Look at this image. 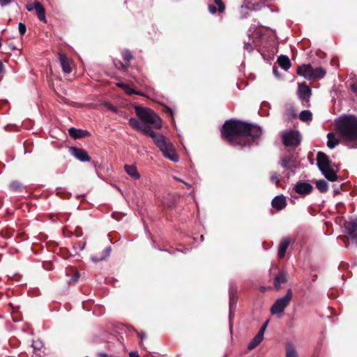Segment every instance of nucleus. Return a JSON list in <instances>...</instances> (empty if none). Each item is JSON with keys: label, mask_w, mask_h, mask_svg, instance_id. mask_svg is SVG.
<instances>
[{"label": "nucleus", "mask_w": 357, "mask_h": 357, "mask_svg": "<svg viewBox=\"0 0 357 357\" xmlns=\"http://www.w3.org/2000/svg\"><path fill=\"white\" fill-rule=\"evenodd\" d=\"M135 111L139 119L130 118L128 121L129 125L136 130L142 132L144 135L152 138L166 158L177 162L178 156L172 142L163 135L157 134L153 130V129L162 128V120L159 116L149 107L136 106Z\"/></svg>", "instance_id": "f257e3e1"}, {"label": "nucleus", "mask_w": 357, "mask_h": 357, "mask_svg": "<svg viewBox=\"0 0 357 357\" xmlns=\"http://www.w3.org/2000/svg\"><path fill=\"white\" fill-rule=\"evenodd\" d=\"M261 134L259 126L234 119L226 121L221 128L222 139L231 145L250 146Z\"/></svg>", "instance_id": "f03ea898"}, {"label": "nucleus", "mask_w": 357, "mask_h": 357, "mask_svg": "<svg viewBox=\"0 0 357 357\" xmlns=\"http://www.w3.org/2000/svg\"><path fill=\"white\" fill-rule=\"evenodd\" d=\"M335 131L344 141L352 143L357 148V117L354 115H343L335 121Z\"/></svg>", "instance_id": "7ed1b4c3"}, {"label": "nucleus", "mask_w": 357, "mask_h": 357, "mask_svg": "<svg viewBox=\"0 0 357 357\" xmlns=\"http://www.w3.org/2000/svg\"><path fill=\"white\" fill-rule=\"evenodd\" d=\"M293 296L292 291L289 289L284 296L278 298L271 307L272 314L283 313L284 309L290 304Z\"/></svg>", "instance_id": "20e7f679"}, {"label": "nucleus", "mask_w": 357, "mask_h": 357, "mask_svg": "<svg viewBox=\"0 0 357 357\" xmlns=\"http://www.w3.org/2000/svg\"><path fill=\"white\" fill-rule=\"evenodd\" d=\"M282 142L285 146L296 147L301 143V137L298 130H291L282 135Z\"/></svg>", "instance_id": "39448f33"}, {"label": "nucleus", "mask_w": 357, "mask_h": 357, "mask_svg": "<svg viewBox=\"0 0 357 357\" xmlns=\"http://www.w3.org/2000/svg\"><path fill=\"white\" fill-rule=\"evenodd\" d=\"M312 93V90L306 82H303L298 84L297 94L304 106L308 107L310 105V98Z\"/></svg>", "instance_id": "423d86ee"}, {"label": "nucleus", "mask_w": 357, "mask_h": 357, "mask_svg": "<svg viewBox=\"0 0 357 357\" xmlns=\"http://www.w3.org/2000/svg\"><path fill=\"white\" fill-rule=\"evenodd\" d=\"M317 164L321 172H324L333 167H337L332 163L328 156L325 153L321 151H319L317 154Z\"/></svg>", "instance_id": "0eeeda50"}, {"label": "nucleus", "mask_w": 357, "mask_h": 357, "mask_svg": "<svg viewBox=\"0 0 357 357\" xmlns=\"http://www.w3.org/2000/svg\"><path fill=\"white\" fill-rule=\"evenodd\" d=\"M69 151L75 158L81 162H89L91 160V157L84 149L70 146Z\"/></svg>", "instance_id": "6e6552de"}, {"label": "nucleus", "mask_w": 357, "mask_h": 357, "mask_svg": "<svg viewBox=\"0 0 357 357\" xmlns=\"http://www.w3.org/2000/svg\"><path fill=\"white\" fill-rule=\"evenodd\" d=\"M294 190L298 194L305 196L310 194L313 190V186L307 182L298 181L294 187Z\"/></svg>", "instance_id": "1a4fd4ad"}, {"label": "nucleus", "mask_w": 357, "mask_h": 357, "mask_svg": "<svg viewBox=\"0 0 357 357\" xmlns=\"http://www.w3.org/2000/svg\"><path fill=\"white\" fill-rule=\"evenodd\" d=\"M296 73L307 79L312 80L313 67L310 64L298 66L296 69Z\"/></svg>", "instance_id": "9d476101"}, {"label": "nucleus", "mask_w": 357, "mask_h": 357, "mask_svg": "<svg viewBox=\"0 0 357 357\" xmlns=\"http://www.w3.org/2000/svg\"><path fill=\"white\" fill-rule=\"evenodd\" d=\"M288 281V274L284 269H281L274 278V287L276 290L281 288L282 284H285Z\"/></svg>", "instance_id": "9b49d317"}, {"label": "nucleus", "mask_w": 357, "mask_h": 357, "mask_svg": "<svg viewBox=\"0 0 357 357\" xmlns=\"http://www.w3.org/2000/svg\"><path fill=\"white\" fill-rule=\"evenodd\" d=\"M229 310L232 313L233 307H235L238 301V287L235 284H231L229 290Z\"/></svg>", "instance_id": "f8f14e48"}, {"label": "nucleus", "mask_w": 357, "mask_h": 357, "mask_svg": "<svg viewBox=\"0 0 357 357\" xmlns=\"http://www.w3.org/2000/svg\"><path fill=\"white\" fill-rule=\"evenodd\" d=\"M280 165L286 170H291L295 167V160L291 155H286L280 158Z\"/></svg>", "instance_id": "ddd939ff"}, {"label": "nucleus", "mask_w": 357, "mask_h": 357, "mask_svg": "<svg viewBox=\"0 0 357 357\" xmlns=\"http://www.w3.org/2000/svg\"><path fill=\"white\" fill-rule=\"evenodd\" d=\"M345 228L348 231L349 237L357 243V220L347 222Z\"/></svg>", "instance_id": "4468645a"}, {"label": "nucleus", "mask_w": 357, "mask_h": 357, "mask_svg": "<svg viewBox=\"0 0 357 357\" xmlns=\"http://www.w3.org/2000/svg\"><path fill=\"white\" fill-rule=\"evenodd\" d=\"M69 135L74 139H80L86 137H90L91 133L86 130L77 129L75 128H70L68 129Z\"/></svg>", "instance_id": "2eb2a0df"}, {"label": "nucleus", "mask_w": 357, "mask_h": 357, "mask_svg": "<svg viewBox=\"0 0 357 357\" xmlns=\"http://www.w3.org/2000/svg\"><path fill=\"white\" fill-rule=\"evenodd\" d=\"M111 251V246H107L101 252H98L93 255L91 256V259L95 262L102 261L109 256Z\"/></svg>", "instance_id": "dca6fc26"}, {"label": "nucleus", "mask_w": 357, "mask_h": 357, "mask_svg": "<svg viewBox=\"0 0 357 357\" xmlns=\"http://www.w3.org/2000/svg\"><path fill=\"white\" fill-rule=\"evenodd\" d=\"M59 59L62 68V70L65 73H70L72 71L70 66V60L63 54L59 53Z\"/></svg>", "instance_id": "f3484780"}, {"label": "nucleus", "mask_w": 357, "mask_h": 357, "mask_svg": "<svg viewBox=\"0 0 357 357\" xmlns=\"http://www.w3.org/2000/svg\"><path fill=\"white\" fill-rule=\"evenodd\" d=\"M272 206L278 211L282 210L287 206V202L284 196L279 195L273 198L271 202Z\"/></svg>", "instance_id": "a211bd4d"}, {"label": "nucleus", "mask_w": 357, "mask_h": 357, "mask_svg": "<svg viewBox=\"0 0 357 357\" xmlns=\"http://www.w3.org/2000/svg\"><path fill=\"white\" fill-rule=\"evenodd\" d=\"M214 3L218 6V8L213 4H209L208 6L209 12L212 14H215L216 12L223 13L225 6L222 0H214Z\"/></svg>", "instance_id": "6ab92c4d"}, {"label": "nucleus", "mask_w": 357, "mask_h": 357, "mask_svg": "<svg viewBox=\"0 0 357 357\" xmlns=\"http://www.w3.org/2000/svg\"><path fill=\"white\" fill-rule=\"evenodd\" d=\"M290 244L289 238H284L281 241L278 248V257L282 259L285 256L286 251Z\"/></svg>", "instance_id": "aec40b11"}, {"label": "nucleus", "mask_w": 357, "mask_h": 357, "mask_svg": "<svg viewBox=\"0 0 357 357\" xmlns=\"http://www.w3.org/2000/svg\"><path fill=\"white\" fill-rule=\"evenodd\" d=\"M34 8L36 10V15H37L38 19L40 21L45 22H46L45 10V8L43 6V5L40 2L36 1L34 2Z\"/></svg>", "instance_id": "412c9836"}, {"label": "nucleus", "mask_w": 357, "mask_h": 357, "mask_svg": "<svg viewBox=\"0 0 357 357\" xmlns=\"http://www.w3.org/2000/svg\"><path fill=\"white\" fill-rule=\"evenodd\" d=\"M124 169L126 173L134 180H137L140 178V175L135 166L126 165L124 166Z\"/></svg>", "instance_id": "4be33fe9"}, {"label": "nucleus", "mask_w": 357, "mask_h": 357, "mask_svg": "<svg viewBox=\"0 0 357 357\" xmlns=\"http://www.w3.org/2000/svg\"><path fill=\"white\" fill-rule=\"evenodd\" d=\"M277 62L285 70H287L291 67V61L287 56L280 55L278 56Z\"/></svg>", "instance_id": "5701e85b"}, {"label": "nucleus", "mask_w": 357, "mask_h": 357, "mask_svg": "<svg viewBox=\"0 0 357 357\" xmlns=\"http://www.w3.org/2000/svg\"><path fill=\"white\" fill-rule=\"evenodd\" d=\"M327 146L330 149H333L335 146L340 144V140L337 139L333 132H328L327 134Z\"/></svg>", "instance_id": "b1692460"}, {"label": "nucleus", "mask_w": 357, "mask_h": 357, "mask_svg": "<svg viewBox=\"0 0 357 357\" xmlns=\"http://www.w3.org/2000/svg\"><path fill=\"white\" fill-rule=\"evenodd\" d=\"M324 176L330 181H335L337 180L338 176L336 172L333 169V167L321 172Z\"/></svg>", "instance_id": "393cba45"}, {"label": "nucleus", "mask_w": 357, "mask_h": 357, "mask_svg": "<svg viewBox=\"0 0 357 357\" xmlns=\"http://www.w3.org/2000/svg\"><path fill=\"white\" fill-rule=\"evenodd\" d=\"M263 338V336L257 333L249 343L248 349L252 350L256 348L261 342Z\"/></svg>", "instance_id": "a878e982"}, {"label": "nucleus", "mask_w": 357, "mask_h": 357, "mask_svg": "<svg viewBox=\"0 0 357 357\" xmlns=\"http://www.w3.org/2000/svg\"><path fill=\"white\" fill-rule=\"evenodd\" d=\"M326 70L321 67H318L316 68H313L312 80L322 79L326 75Z\"/></svg>", "instance_id": "bb28decb"}, {"label": "nucleus", "mask_w": 357, "mask_h": 357, "mask_svg": "<svg viewBox=\"0 0 357 357\" xmlns=\"http://www.w3.org/2000/svg\"><path fill=\"white\" fill-rule=\"evenodd\" d=\"M284 116L287 121H290L296 116V111L293 106H289L285 109Z\"/></svg>", "instance_id": "cd10ccee"}, {"label": "nucleus", "mask_w": 357, "mask_h": 357, "mask_svg": "<svg viewBox=\"0 0 357 357\" xmlns=\"http://www.w3.org/2000/svg\"><path fill=\"white\" fill-rule=\"evenodd\" d=\"M285 357H298L296 350L293 344L288 342L285 347Z\"/></svg>", "instance_id": "c85d7f7f"}, {"label": "nucleus", "mask_w": 357, "mask_h": 357, "mask_svg": "<svg viewBox=\"0 0 357 357\" xmlns=\"http://www.w3.org/2000/svg\"><path fill=\"white\" fill-rule=\"evenodd\" d=\"M299 119L303 122H309L312 119V114L310 110L302 111L299 114Z\"/></svg>", "instance_id": "c756f323"}, {"label": "nucleus", "mask_w": 357, "mask_h": 357, "mask_svg": "<svg viewBox=\"0 0 357 357\" xmlns=\"http://www.w3.org/2000/svg\"><path fill=\"white\" fill-rule=\"evenodd\" d=\"M316 186L317 189L322 193L328 191V185L326 181L319 180L317 181Z\"/></svg>", "instance_id": "7c9ffc66"}, {"label": "nucleus", "mask_w": 357, "mask_h": 357, "mask_svg": "<svg viewBox=\"0 0 357 357\" xmlns=\"http://www.w3.org/2000/svg\"><path fill=\"white\" fill-rule=\"evenodd\" d=\"M14 231L15 230L13 228L6 227L1 231V235L3 238H10L13 236Z\"/></svg>", "instance_id": "2f4dec72"}, {"label": "nucleus", "mask_w": 357, "mask_h": 357, "mask_svg": "<svg viewBox=\"0 0 357 357\" xmlns=\"http://www.w3.org/2000/svg\"><path fill=\"white\" fill-rule=\"evenodd\" d=\"M122 56L123 60L128 62V63H130V61L132 60L134 58L132 52L128 50H126L123 51V52L122 53Z\"/></svg>", "instance_id": "473e14b6"}, {"label": "nucleus", "mask_w": 357, "mask_h": 357, "mask_svg": "<svg viewBox=\"0 0 357 357\" xmlns=\"http://www.w3.org/2000/svg\"><path fill=\"white\" fill-rule=\"evenodd\" d=\"M31 347H33L34 352L40 351V349L43 347V343L39 340H33L32 342Z\"/></svg>", "instance_id": "72a5a7b5"}, {"label": "nucleus", "mask_w": 357, "mask_h": 357, "mask_svg": "<svg viewBox=\"0 0 357 357\" xmlns=\"http://www.w3.org/2000/svg\"><path fill=\"white\" fill-rule=\"evenodd\" d=\"M10 188L13 191H16V192L22 191V184L19 181H17L11 182L10 184Z\"/></svg>", "instance_id": "f704fd0d"}, {"label": "nucleus", "mask_w": 357, "mask_h": 357, "mask_svg": "<svg viewBox=\"0 0 357 357\" xmlns=\"http://www.w3.org/2000/svg\"><path fill=\"white\" fill-rule=\"evenodd\" d=\"M270 178L272 182L275 183L277 185H279L280 180L278 178V174L276 172H271Z\"/></svg>", "instance_id": "c9c22d12"}, {"label": "nucleus", "mask_w": 357, "mask_h": 357, "mask_svg": "<svg viewBox=\"0 0 357 357\" xmlns=\"http://www.w3.org/2000/svg\"><path fill=\"white\" fill-rule=\"evenodd\" d=\"M18 29H19V32L21 36L24 35V33H26V25L24 23L20 22L19 24Z\"/></svg>", "instance_id": "e433bc0d"}, {"label": "nucleus", "mask_w": 357, "mask_h": 357, "mask_svg": "<svg viewBox=\"0 0 357 357\" xmlns=\"http://www.w3.org/2000/svg\"><path fill=\"white\" fill-rule=\"evenodd\" d=\"M79 278V273L77 271H76L73 273V275L71 278V279L70 280L69 282L70 283H75L77 282Z\"/></svg>", "instance_id": "4c0bfd02"}, {"label": "nucleus", "mask_w": 357, "mask_h": 357, "mask_svg": "<svg viewBox=\"0 0 357 357\" xmlns=\"http://www.w3.org/2000/svg\"><path fill=\"white\" fill-rule=\"evenodd\" d=\"M124 91L128 95L139 94V93H137L135 89L130 88L128 85H127V88H126Z\"/></svg>", "instance_id": "58836bf2"}, {"label": "nucleus", "mask_w": 357, "mask_h": 357, "mask_svg": "<svg viewBox=\"0 0 357 357\" xmlns=\"http://www.w3.org/2000/svg\"><path fill=\"white\" fill-rule=\"evenodd\" d=\"M268 321H266L262 326L260 328L259 331H258V334L261 335V336L264 337V331L267 327V325H268Z\"/></svg>", "instance_id": "ea45409f"}, {"label": "nucleus", "mask_w": 357, "mask_h": 357, "mask_svg": "<svg viewBox=\"0 0 357 357\" xmlns=\"http://www.w3.org/2000/svg\"><path fill=\"white\" fill-rule=\"evenodd\" d=\"M268 321H266L262 326L260 328L259 331H258V334L261 335V336L264 337V331L267 327V325H268Z\"/></svg>", "instance_id": "a19ab883"}, {"label": "nucleus", "mask_w": 357, "mask_h": 357, "mask_svg": "<svg viewBox=\"0 0 357 357\" xmlns=\"http://www.w3.org/2000/svg\"><path fill=\"white\" fill-rule=\"evenodd\" d=\"M119 63H120V66H121L120 69L123 71H127L128 67L130 66V63H128V62H126V63L119 62Z\"/></svg>", "instance_id": "79ce46f5"}, {"label": "nucleus", "mask_w": 357, "mask_h": 357, "mask_svg": "<svg viewBox=\"0 0 357 357\" xmlns=\"http://www.w3.org/2000/svg\"><path fill=\"white\" fill-rule=\"evenodd\" d=\"M138 337L140 338L139 345L142 347V342L145 338V333L143 332H137Z\"/></svg>", "instance_id": "37998d69"}, {"label": "nucleus", "mask_w": 357, "mask_h": 357, "mask_svg": "<svg viewBox=\"0 0 357 357\" xmlns=\"http://www.w3.org/2000/svg\"><path fill=\"white\" fill-rule=\"evenodd\" d=\"M75 235L77 236V237H80L81 236H82V229L80 227H76L75 230V232H74Z\"/></svg>", "instance_id": "c03bdc74"}, {"label": "nucleus", "mask_w": 357, "mask_h": 357, "mask_svg": "<svg viewBox=\"0 0 357 357\" xmlns=\"http://www.w3.org/2000/svg\"><path fill=\"white\" fill-rule=\"evenodd\" d=\"M106 106H107V107L109 110H111V111H112V112H117V109H116V107H114V105H111V104H109V103H107V104H106Z\"/></svg>", "instance_id": "a18cd8bd"}, {"label": "nucleus", "mask_w": 357, "mask_h": 357, "mask_svg": "<svg viewBox=\"0 0 357 357\" xmlns=\"http://www.w3.org/2000/svg\"><path fill=\"white\" fill-rule=\"evenodd\" d=\"M12 0H0V4L1 6H6L10 3Z\"/></svg>", "instance_id": "49530a36"}, {"label": "nucleus", "mask_w": 357, "mask_h": 357, "mask_svg": "<svg viewBox=\"0 0 357 357\" xmlns=\"http://www.w3.org/2000/svg\"><path fill=\"white\" fill-rule=\"evenodd\" d=\"M164 112L169 114L171 116H173V111L170 107L166 106L165 107Z\"/></svg>", "instance_id": "de8ad7c7"}, {"label": "nucleus", "mask_w": 357, "mask_h": 357, "mask_svg": "<svg viewBox=\"0 0 357 357\" xmlns=\"http://www.w3.org/2000/svg\"><path fill=\"white\" fill-rule=\"evenodd\" d=\"M85 245H86V242H82V241H79L77 243V246L79 247V250H84V247H85Z\"/></svg>", "instance_id": "09e8293b"}, {"label": "nucleus", "mask_w": 357, "mask_h": 357, "mask_svg": "<svg viewBox=\"0 0 357 357\" xmlns=\"http://www.w3.org/2000/svg\"><path fill=\"white\" fill-rule=\"evenodd\" d=\"M116 86L123 90H125L126 88H127V84H124V83H122V82H119L116 84Z\"/></svg>", "instance_id": "8fccbe9b"}, {"label": "nucleus", "mask_w": 357, "mask_h": 357, "mask_svg": "<svg viewBox=\"0 0 357 357\" xmlns=\"http://www.w3.org/2000/svg\"><path fill=\"white\" fill-rule=\"evenodd\" d=\"M350 87L352 91L357 93V83H354L351 84Z\"/></svg>", "instance_id": "3c124183"}, {"label": "nucleus", "mask_w": 357, "mask_h": 357, "mask_svg": "<svg viewBox=\"0 0 357 357\" xmlns=\"http://www.w3.org/2000/svg\"><path fill=\"white\" fill-rule=\"evenodd\" d=\"M26 9L29 10V11H32L34 8V3L32 4V3H28L26 5Z\"/></svg>", "instance_id": "603ef678"}, {"label": "nucleus", "mask_w": 357, "mask_h": 357, "mask_svg": "<svg viewBox=\"0 0 357 357\" xmlns=\"http://www.w3.org/2000/svg\"><path fill=\"white\" fill-rule=\"evenodd\" d=\"M130 357H139L138 353L137 351H131L129 353Z\"/></svg>", "instance_id": "864d4df0"}, {"label": "nucleus", "mask_w": 357, "mask_h": 357, "mask_svg": "<svg viewBox=\"0 0 357 357\" xmlns=\"http://www.w3.org/2000/svg\"><path fill=\"white\" fill-rule=\"evenodd\" d=\"M340 190H339L338 188L335 189V190H333V194H334V195H338V194H340Z\"/></svg>", "instance_id": "5fc2aeb1"}, {"label": "nucleus", "mask_w": 357, "mask_h": 357, "mask_svg": "<svg viewBox=\"0 0 357 357\" xmlns=\"http://www.w3.org/2000/svg\"><path fill=\"white\" fill-rule=\"evenodd\" d=\"M273 73L275 74V75H278V70L275 67H273Z\"/></svg>", "instance_id": "6e6d98bb"}, {"label": "nucleus", "mask_w": 357, "mask_h": 357, "mask_svg": "<svg viewBox=\"0 0 357 357\" xmlns=\"http://www.w3.org/2000/svg\"><path fill=\"white\" fill-rule=\"evenodd\" d=\"M3 206V199L0 198V208Z\"/></svg>", "instance_id": "4d7b16f0"}, {"label": "nucleus", "mask_w": 357, "mask_h": 357, "mask_svg": "<svg viewBox=\"0 0 357 357\" xmlns=\"http://www.w3.org/2000/svg\"><path fill=\"white\" fill-rule=\"evenodd\" d=\"M102 356H106V354H101Z\"/></svg>", "instance_id": "13d9d810"}]
</instances>
